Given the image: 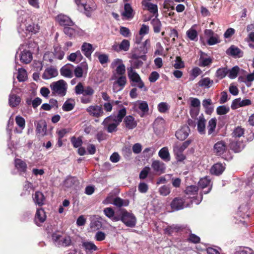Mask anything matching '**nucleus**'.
<instances>
[{
  "instance_id": "6ab92c4d",
  "label": "nucleus",
  "mask_w": 254,
  "mask_h": 254,
  "mask_svg": "<svg viewBox=\"0 0 254 254\" xmlns=\"http://www.w3.org/2000/svg\"><path fill=\"white\" fill-rule=\"evenodd\" d=\"M226 53L234 58H241L243 56V52L235 45H231L226 50Z\"/></svg>"
},
{
  "instance_id": "052dcab7",
  "label": "nucleus",
  "mask_w": 254,
  "mask_h": 254,
  "mask_svg": "<svg viewBox=\"0 0 254 254\" xmlns=\"http://www.w3.org/2000/svg\"><path fill=\"white\" fill-rule=\"evenodd\" d=\"M244 128H242L241 127L238 126L234 129L232 135L233 136L235 137H240L244 135Z\"/></svg>"
},
{
  "instance_id": "423d86ee",
  "label": "nucleus",
  "mask_w": 254,
  "mask_h": 254,
  "mask_svg": "<svg viewBox=\"0 0 254 254\" xmlns=\"http://www.w3.org/2000/svg\"><path fill=\"white\" fill-rule=\"evenodd\" d=\"M214 153L218 156L223 157L228 150V147L224 140H220L215 143L213 148Z\"/></svg>"
},
{
  "instance_id": "bf43d9fd",
  "label": "nucleus",
  "mask_w": 254,
  "mask_h": 254,
  "mask_svg": "<svg viewBox=\"0 0 254 254\" xmlns=\"http://www.w3.org/2000/svg\"><path fill=\"white\" fill-rule=\"evenodd\" d=\"M159 192L162 196H167L171 192L170 187L168 185H163L159 188Z\"/></svg>"
},
{
  "instance_id": "bb28decb",
  "label": "nucleus",
  "mask_w": 254,
  "mask_h": 254,
  "mask_svg": "<svg viewBox=\"0 0 254 254\" xmlns=\"http://www.w3.org/2000/svg\"><path fill=\"white\" fill-rule=\"evenodd\" d=\"M127 114V110L125 107H123L122 109H120L117 115H111L108 117H107V119L109 120L110 119H113V121L116 120L119 123H121L125 117H126V115Z\"/></svg>"
},
{
  "instance_id": "338daca9",
  "label": "nucleus",
  "mask_w": 254,
  "mask_h": 254,
  "mask_svg": "<svg viewBox=\"0 0 254 254\" xmlns=\"http://www.w3.org/2000/svg\"><path fill=\"white\" fill-rule=\"evenodd\" d=\"M229 111V107L225 105L219 106L216 109V113L219 115H225L227 114Z\"/></svg>"
},
{
  "instance_id": "a18cd8bd",
  "label": "nucleus",
  "mask_w": 254,
  "mask_h": 254,
  "mask_svg": "<svg viewBox=\"0 0 254 254\" xmlns=\"http://www.w3.org/2000/svg\"><path fill=\"white\" fill-rule=\"evenodd\" d=\"M145 6L147 8V9L152 13L155 17H157L158 16V6L156 4H153L151 2H146L144 4Z\"/></svg>"
},
{
  "instance_id": "4468645a",
  "label": "nucleus",
  "mask_w": 254,
  "mask_h": 254,
  "mask_svg": "<svg viewBox=\"0 0 254 254\" xmlns=\"http://www.w3.org/2000/svg\"><path fill=\"white\" fill-rule=\"evenodd\" d=\"M121 15L124 19L129 20L132 19L134 15V11L128 3H126L124 5V9L121 12Z\"/></svg>"
},
{
  "instance_id": "7ed1b4c3",
  "label": "nucleus",
  "mask_w": 254,
  "mask_h": 254,
  "mask_svg": "<svg viewBox=\"0 0 254 254\" xmlns=\"http://www.w3.org/2000/svg\"><path fill=\"white\" fill-rule=\"evenodd\" d=\"M114 220L118 221L120 220L129 227H134L136 223V219L134 215L125 209H121L119 218H115Z\"/></svg>"
},
{
  "instance_id": "3c124183",
  "label": "nucleus",
  "mask_w": 254,
  "mask_h": 254,
  "mask_svg": "<svg viewBox=\"0 0 254 254\" xmlns=\"http://www.w3.org/2000/svg\"><path fill=\"white\" fill-rule=\"evenodd\" d=\"M188 37L191 41H197L198 40V33L196 30L191 28L187 32Z\"/></svg>"
},
{
  "instance_id": "b1692460",
  "label": "nucleus",
  "mask_w": 254,
  "mask_h": 254,
  "mask_svg": "<svg viewBox=\"0 0 254 254\" xmlns=\"http://www.w3.org/2000/svg\"><path fill=\"white\" fill-rule=\"evenodd\" d=\"M58 72L55 68L50 67L47 68L43 75L42 78L44 79H49L58 75Z\"/></svg>"
},
{
  "instance_id": "a878e982",
  "label": "nucleus",
  "mask_w": 254,
  "mask_h": 254,
  "mask_svg": "<svg viewBox=\"0 0 254 254\" xmlns=\"http://www.w3.org/2000/svg\"><path fill=\"white\" fill-rule=\"evenodd\" d=\"M206 120L203 114H201L198 119L197 123V129L199 134L203 135L205 134Z\"/></svg>"
},
{
  "instance_id": "2eb2a0df",
  "label": "nucleus",
  "mask_w": 254,
  "mask_h": 254,
  "mask_svg": "<svg viewBox=\"0 0 254 254\" xmlns=\"http://www.w3.org/2000/svg\"><path fill=\"white\" fill-rule=\"evenodd\" d=\"M56 20L59 22L60 25L64 26V27L68 26L74 25V23L71 19L68 16L64 14H59L56 17Z\"/></svg>"
},
{
  "instance_id": "5701e85b",
  "label": "nucleus",
  "mask_w": 254,
  "mask_h": 254,
  "mask_svg": "<svg viewBox=\"0 0 254 254\" xmlns=\"http://www.w3.org/2000/svg\"><path fill=\"white\" fill-rule=\"evenodd\" d=\"M46 218L45 212L42 208L37 209L35 216V222L37 225L39 226L40 223H43Z\"/></svg>"
},
{
  "instance_id": "4c0bfd02",
  "label": "nucleus",
  "mask_w": 254,
  "mask_h": 254,
  "mask_svg": "<svg viewBox=\"0 0 254 254\" xmlns=\"http://www.w3.org/2000/svg\"><path fill=\"white\" fill-rule=\"evenodd\" d=\"M127 73L128 78L132 82H136L140 80L139 75L133 69L132 67L127 68Z\"/></svg>"
},
{
  "instance_id": "c85d7f7f",
  "label": "nucleus",
  "mask_w": 254,
  "mask_h": 254,
  "mask_svg": "<svg viewBox=\"0 0 254 254\" xmlns=\"http://www.w3.org/2000/svg\"><path fill=\"white\" fill-rule=\"evenodd\" d=\"M185 150L179 145H175L173 147V151L178 161H183L186 159V156L183 154Z\"/></svg>"
},
{
  "instance_id": "603ef678",
  "label": "nucleus",
  "mask_w": 254,
  "mask_h": 254,
  "mask_svg": "<svg viewBox=\"0 0 254 254\" xmlns=\"http://www.w3.org/2000/svg\"><path fill=\"white\" fill-rule=\"evenodd\" d=\"M138 108L142 112V114L140 115L141 117H143L144 114L147 113L149 111L148 104L146 101H138Z\"/></svg>"
},
{
  "instance_id": "58836bf2",
  "label": "nucleus",
  "mask_w": 254,
  "mask_h": 254,
  "mask_svg": "<svg viewBox=\"0 0 254 254\" xmlns=\"http://www.w3.org/2000/svg\"><path fill=\"white\" fill-rule=\"evenodd\" d=\"M158 155L164 161L168 162L170 160V154L166 147H163L159 150Z\"/></svg>"
},
{
  "instance_id": "4be33fe9",
  "label": "nucleus",
  "mask_w": 254,
  "mask_h": 254,
  "mask_svg": "<svg viewBox=\"0 0 254 254\" xmlns=\"http://www.w3.org/2000/svg\"><path fill=\"white\" fill-rule=\"evenodd\" d=\"M33 200L36 205L42 206L44 204L45 197L43 193L39 191H36L32 196Z\"/></svg>"
},
{
  "instance_id": "ddd939ff",
  "label": "nucleus",
  "mask_w": 254,
  "mask_h": 254,
  "mask_svg": "<svg viewBox=\"0 0 254 254\" xmlns=\"http://www.w3.org/2000/svg\"><path fill=\"white\" fill-rule=\"evenodd\" d=\"M20 49L21 50L19 54L20 61L21 63L25 64H29L32 60V53L30 50L25 49Z\"/></svg>"
},
{
  "instance_id": "72a5a7b5",
  "label": "nucleus",
  "mask_w": 254,
  "mask_h": 254,
  "mask_svg": "<svg viewBox=\"0 0 254 254\" xmlns=\"http://www.w3.org/2000/svg\"><path fill=\"white\" fill-rule=\"evenodd\" d=\"M130 46L129 42L128 40L124 39L121 43L117 45H114L113 48L117 51H124L125 52L129 50Z\"/></svg>"
},
{
  "instance_id": "0e129e2a",
  "label": "nucleus",
  "mask_w": 254,
  "mask_h": 254,
  "mask_svg": "<svg viewBox=\"0 0 254 254\" xmlns=\"http://www.w3.org/2000/svg\"><path fill=\"white\" fill-rule=\"evenodd\" d=\"M27 76L26 71L25 69L20 68L18 70L17 79L19 81H24L25 80Z\"/></svg>"
},
{
  "instance_id": "dca6fc26",
  "label": "nucleus",
  "mask_w": 254,
  "mask_h": 254,
  "mask_svg": "<svg viewBox=\"0 0 254 254\" xmlns=\"http://www.w3.org/2000/svg\"><path fill=\"white\" fill-rule=\"evenodd\" d=\"M190 132L189 127L186 125L184 126L176 132L175 136L178 139L183 141L188 137Z\"/></svg>"
},
{
  "instance_id": "09e8293b",
  "label": "nucleus",
  "mask_w": 254,
  "mask_h": 254,
  "mask_svg": "<svg viewBox=\"0 0 254 254\" xmlns=\"http://www.w3.org/2000/svg\"><path fill=\"white\" fill-rule=\"evenodd\" d=\"M213 83V81L209 77H205L200 79L198 82V85L200 87H204L209 88Z\"/></svg>"
},
{
  "instance_id": "e433bc0d",
  "label": "nucleus",
  "mask_w": 254,
  "mask_h": 254,
  "mask_svg": "<svg viewBox=\"0 0 254 254\" xmlns=\"http://www.w3.org/2000/svg\"><path fill=\"white\" fill-rule=\"evenodd\" d=\"M217 120L215 118H212L209 121L207 127L208 135H212L213 136L215 135L214 132L215 130Z\"/></svg>"
},
{
  "instance_id": "f3484780",
  "label": "nucleus",
  "mask_w": 254,
  "mask_h": 254,
  "mask_svg": "<svg viewBox=\"0 0 254 254\" xmlns=\"http://www.w3.org/2000/svg\"><path fill=\"white\" fill-rule=\"evenodd\" d=\"M88 64L86 62H82L80 65H77L74 70V73L77 78H81L83 76V72L86 73L88 70Z\"/></svg>"
},
{
  "instance_id": "ea45409f",
  "label": "nucleus",
  "mask_w": 254,
  "mask_h": 254,
  "mask_svg": "<svg viewBox=\"0 0 254 254\" xmlns=\"http://www.w3.org/2000/svg\"><path fill=\"white\" fill-rule=\"evenodd\" d=\"M27 16H26V18ZM25 30L28 31L31 35L32 34H36L39 32V26L38 24H35L33 23H31V24H27V19H26L25 22Z\"/></svg>"
},
{
  "instance_id": "7c9ffc66",
  "label": "nucleus",
  "mask_w": 254,
  "mask_h": 254,
  "mask_svg": "<svg viewBox=\"0 0 254 254\" xmlns=\"http://www.w3.org/2000/svg\"><path fill=\"white\" fill-rule=\"evenodd\" d=\"M64 32L65 35L70 38L75 37L78 33L77 28L74 25L64 27Z\"/></svg>"
},
{
  "instance_id": "39448f33",
  "label": "nucleus",
  "mask_w": 254,
  "mask_h": 254,
  "mask_svg": "<svg viewBox=\"0 0 254 254\" xmlns=\"http://www.w3.org/2000/svg\"><path fill=\"white\" fill-rule=\"evenodd\" d=\"M150 46V41L146 39L142 44L135 48L132 55V59H141L143 61L146 60V54L148 53V49Z\"/></svg>"
},
{
  "instance_id": "2f4dec72",
  "label": "nucleus",
  "mask_w": 254,
  "mask_h": 254,
  "mask_svg": "<svg viewBox=\"0 0 254 254\" xmlns=\"http://www.w3.org/2000/svg\"><path fill=\"white\" fill-rule=\"evenodd\" d=\"M81 50L87 58H91V54L94 51L93 46L91 44L84 42L81 47Z\"/></svg>"
},
{
  "instance_id": "6e6552de",
  "label": "nucleus",
  "mask_w": 254,
  "mask_h": 254,
  "mask_svg": "<svg viewBox=\"0 0 254 254\" xmlns=\"http://www.w3.org/2000/svg\"><path fill=\"white\" fill-rule=\"evenodd\" d=\"M120 123L116 120L113 121V119H110L109 120L107 117L106 118L102 123L104 129H106L108 132L112 133L117 130V127Z\"/></svg>"
},
{
  "instance_id": "69168bd1",
  "label": "nucleus",
  "mask_w": 254,
  "mask_h": 254,
  "mask_svg": "<svg viewBox=\"0 0 254 254\" xmlns=\"http://www.w3.org/2000/svg\"><path fill=\"white\" fill-rule=\"evenodd\" d=\"M178 224H173L166 228L164 231V233L168 235H171L174 232H177L178 230Z\"/></svg>"
},
{
  "instance_id": "a211bd4d",
  "label": "nucleus",
  "mask_w": 254,
  "mask_h": 254,
  "mask_svg": "<svg viewBox=\"0 0 254 254\" xmlns=\"http://www.w3.org/2000/svg\"><path fill=\"white\" fill-rule=\"evenodd\" d=\"M151 167L159 175L163 174L165 172L166 166L165 164L159 160L153 161Z\"/></svg>"
},
{
  "instance_id": "e2e57ef3",
  "label": "nucleus",
  "mask_w": 254,
  "mask_h": 254,
  "mask_svg": "<svg viewBox=\"0 0 254 254\" xmlns=\"http://www.w3.org/2000/svg\"><path fill=\"white\" fill-rule=\"evenodd\" d=\"M178 230H177V233H179L180 234H189L191 232L190 229L187 226V225H179L178 224Z\"/></svg>"
},
{
  "instance_id": "37998d69",
  "label": "nucleus",
  "mask_w": 254,
  "mask_h": 254,
  "mask_svg": "<svg viewBox=\"0 0 254 254\" xmlns=\"http://www.w3.org/2000/svg\"><path fill=\"white\" fill-rule=\"evenodd\" d=\"M113 204L118 207L122 206H127L129 204V200L127 199H123L119 197L114 198Z\"/></svg>"
},
{
  "instance_id": "9b49d317",
  "label": "nucleus",
  "mask_w": 254,
  "mask_h": 254,
  "mask_svg": "<svg viewBox=\"0 0 254 254\" xmlns=\"http://www.w3.org/2000/svg\"><path fill=\"white\" fill-rule=\"evenodd\" d=\"M127 83V78L124 75H121L117 78L113 83V90L114 92H117L123 89Z\"/></svg>"
},
{
  "instance_id": "f257e3e1",
  "label": "nucleus",
  "mask_w": 254,
  "mask_h": 254,
  "mask_svg": "<svg viewBox=\"0 0 254 254\" xmlns=\"http://www.w3.org/2000/svg\"><path fill=\"white\" fill-rule=\"evenodd\" d=\"M19 17L17 19V29L19 35L23 41H25L23 44H21L19 49H22L24 47L28 48L32 47L34 43L32 42L31 39V34L28 32V31L25 30V22L26 14L23 10H19L17 12Z\"/></svg>"
},
{
  "instance_id": "680f3d73",
  "label": "nucleus",
  "mask_w": 254,
  "mask_h": 254,
  "mask_svg": "<svg viewBox=\"0 0 254 254\" xmlns=\"http://www.w3.org/2000/svg\"><path fill=\"white\" fill-rule=\"evenodd\" d=\"M220 42L221 41L218 34H215V35L208 38L207 40V44L209 46L214 45L220 43Z\"/></svg>"
},
{
  "instance_id": "864d4df0",
  "label": "nucleus",
  "mask_w": 254,
  "mask_h": 254,
  "mask_svg": "<svg viewBox=\"0 0 254 254\" xmlns=\"http://www.w3.org/2000/svg\"><path fill=\"white\" fill-rule=\"evenodd\" d=\"M240 71V67L236 65L232 67L231 69H228V76L230 79H235L237 77Z\"/></svg>"
},
{
  "instance_id": "f03ea898",
  "label": "nucleus",
  "mask_w": 254,
  "mask_h": 254,
  "mask_svg": "<svg viewBox=\"0 0 254 254\" xmlns=\"http://www.w3.org/2000/svg\"><path fill=\"white\" fill-rule=\"evenodd\" d=\"M79 9L84 10V13L90 17L92 13L96 9L97 5L93 0H75Z\"/></svg>"
},
{
  "instance_id": "0eeeda50",
  "label": "nucleus",
  "mask_w": 254,
  "mask_h": 254,
  "mask_svg": "<svg viewBox=\"0 0 254 254\" xmlns=\"http://www.w3.org/2000/svg\"><path fill=\"white\" fill-rule=\"evenodd\" d=\"M75 93L76 95L82 94L84 96L92 97L94 93V90L91 86H87L85 88L81 82H79L75 87Z\"/></svg>"
},
{
  "instance_id": "c9c22d12",
  "label": "nucleus",
  "mask_w": 254,
  "mask_h": 254,
  "mask_svg": "<svg viewBox=\"0 0 254 254\" xmlns=\"http://www.w3.org/2000/svg\"><path fill=\"white\" fill-rule=\"evenodd\" d=\"M224 169L225 167L222 163H217L212 166L210 172L212 174L220 175L223 173Z\"/></svg>"
},
{
  "instance_id": "8fccbe9b",
  "label": "nucleus",
  "mask_w": 254,
  "mask_h": 254,
  "mask_svg": "<svg viewBox=\"0 0 254 254\" xmlns=\"http://www.w3.org/2000/svg\"><path fill=\"white\" fill-rule=\"evenodd\" d=\"M228 69L227 67H220L218 68L215 73V76L219 79L224 78L228 75Z\"/></svg>"
},
{
  "instance_id": "6e6d98bb",
  "label": "nucleus",
  "mask_w": 254,
  "mask_h": 254,
  "mask_svg": "<svg viewBox=\"0 0 254 254\" xmlns=\"http://www.w3.org/2000/svg\"><path fill=\"white\" fill-rule=\"evenodd\" d=\"M70 141L74 148L81 147L83 143L82 140L80 137L76 138L75 136H72L70 138Z\"/></svg>"
},
{
  "instance_id": "774afa93",
  "label": "nucleus",
  "mask_w": 254,
  "mask_h": 254,
  "mask_svg": "<svg viewBox=\"0 0 254 254\" xmlns=\"http://www.w3.org/2000/svg\"><path fill=\"white\" fill-rule=\"evenodd\" d=\"M158 110L161 113H166L170 108L169 105L166 102H161L158 105Z\"/></svg>"
},
{
  "instance_id": "9d476101",
  "label": "nucleus",
  "mask_w": 254,
  "mask_h": 254,
  "mask_svg": "<svg viewBox=\"0 0 254 254\" xmlns=\"http://www.w3.org/2000/svg\"><path fill=\"white\" fill-rule=\"evenodd\" d=\"M86 111L90 116L97 118L103 116L104 114L101 106L97 105L90 106L87 108Z\"/></svg>"
},
{
  "instance_id": "5fc2aeb1",
  "label": "nucleus",
  "mask_w": 254,
  "mask_h": 254,
  "mask_svg": "<svg viewBox=\"0 0 254 254\" xmlns=\"http://www.w3.org/2000/svg\"><path fill=\"white\" fill-rule=\"evenodd\" d=\"M198 189L196 186L191 185L186 188L185 192L189 196L193 195L197 193Z\"/></svg>"
},
{
  "instance_id": "4d7b16f0",
  "label": "nucleus",
  "mask_w": 254,
  "mask_h": 254,
  "mask_svg": "<svg viewBox=\"0 0 254 254\" xmlns=\"http://www.w3.org/2000/svg\"><path fill=\"white\" fill-rule=\"evenodd\" d=\"M71 240L69 236H65L62 238L61 242L59 243V247H68L71 245Z\"/></svg>"
},
{
  "instance_id": "473e14b6",
  "label": "nucleus",
  "mask_w": 254,
  "mask_h": 254,
  "mask_svg": "<svg viewBox=\"0 0 254 254\" xmlns=\"http://www.w3.org/2000/svg\"><path fill=\"white\" fill-rule=\"evenodd\" d=\"M82 246L86 253H92L98 250L97 247L92 241H82Z\"/></svg>"
},
{
  "instance_id": "c756f323",
  "label": "nucleus",
  "mask_w": 254,
  "mask_h": 254,
  "mask_svg": "<svg viewBox=\"0 0 254 254\" xmlns=\"http://www.w3.org/2000/svg\"><path fill=\"white\" fill-rule=\"evenodd\" d=\"M21 101V98L19 96H16L13 91H11L9 95L8 104L12 107L14 108L19 105Z\"/></svg>"
},
{
  "instance_id": "20e7f679",
  "label": "nucleus",
  "mask_w": 254,
  "mask_h": 254,
  "mask_svg": "<svg viewBox=\"0 0 254 254\" xmlns=\"http://www.w3.org/2000/svg\"><path fill=\"white\" fill-rule=\"evenodd\" d=\"M53 96L58 95L63 97L65 95L67 91V84L63 79L53 82L50 86Z\"/></svg>"
},
{
  "instance_id": "de8ad7c7",
  "label": "nucleus",
  "mask_w": 254,
  "mask_h": 254,
  "mask_svg": "<svg viewBox=\"0 0 254 254\" xmlns=\"http://www.w3.org/2000/svg\"><path fill=\"white\" fill-rule=\"evenodd\" d=\"M104 214L109 218L111 219L112 221L116 222L114 220L115 218H119V215H115V211L111 207H107L104 208Z\"/></svg>"
},
{
  "instance_id": "49530a36",
  "label": "nucleus",
  "mask_w": 254,
  "mask_h": 254,
  "mask_svg": "<svg viewBox=\"0 0 254 254\" xmlns=\"http://www.w3.org/2000/svg\"><path fill=\"white\" fill-rule=\"evenodd\" d=\"M75 104L73 100L70 99L66 100L63 104L62 109L64 111L69 112L71 111L74 107Z\"/></svg>"
},
{
  "instance_id": "a19ab883",
  "label": "nucleus",
  "mask_w": 254,
  "mask_h": 254,
  "mask_svg": "<svg viewBox=\"0 0 254 254\" xmlns=\"http://www.w3.org/2000/svg\"><path fill=\"white\" fill-rule=\"evenodd\" d=\"M36 131L38 133L44 136L46 134L47 131V124L45 121L39 122L36 127Z\"/></svg>"
},
{
  "instance_id": "aec40b11",
  "label": "nucleus",
  "mask_w": 254,
  "mask_h": 254,
  "mask_svg": "<svg viewBox=\"0 0 254 254\" xmlns=\"http://www.w3.org/2000/svg\"><path fill=\"white\" fill-rule=\"evenodd\" d=\"M123 122L125 127L128 129H132L135 128L137 125V121L131 115L126 116Z\"/></svg>"
},
{
  "instance_id": "79ce46f5",
  "label": "nucleus",
  "mask_w": 254,
  "mask_h": 254,
  "mask_svg": "<svg viewBox=\"0 0 254 254\" xmlns=\"http://www.w3.org/2000/svg\"><path fill=\"white\" fill-rule=\"evenodd\" d=\"M151 24H152L153 28V31L155 33H158L160 32L161 27H162V23L160 21V20L157 18V17L156 18V17L151 20Z\"/></svg>"
},
{
  "instance_id": "c03bdc74",
  "label": "nucleus",
  "mask_w": 254,
  "mask_h": 254,
  "mask_svg": "<svg viewBox=\"0 0 254 254\" xmlns=\"http://www.w3.org/2000/svg\"><path fill=\"white\" fill-rule=\"evenodd\" d=\"M238 80L240 82H244L248 87H250L251 85V82L254 80V70L253 73L248 74L245 80L242 76H240Z\"/></svg>"
},
{
  "instance_id": "393cba45",
  "label": "nucleus",
  "mask_w": 254,
  "mask_h": 254,
  "mask_svg": "<svg viewBox=\"0 0 254 254\" xmlns=\"http://www.w3.org/2000/svg\"><path fill=\"white\" fill-rule=\"evenodd\" d=\"M202 105L207 115H211L214 111V106L211 99H205L202 101Z\"/></svg>"
},
{
  "instance_id": "412c9836",
  "label": "nucleus",
  "mask_w": 254,
  "mask_h": 254,
  "mask_svg": "<svg viewBox=\"0 0 254 254\" xmlns=\"http://www.w3.org/2000/svg\"><path fill=\"white\" fill-rule=\"evenodd\" d=\"M73 65L71 64H68L63 66L60 69L61 74L67 78H71L73 76V73L72 68L73 67Z\"/></svg>"
},
{
  "instance_id": "f704fd0d",
  "label": "nucleus",
  "mask_w": 254,
  "mask_h": 254,
  "mask_svg": "<svg viewBox=\"0 0 254 254\" xmlns=\"http://www.w3.org/2000/svg\"><path fill=\"white\" fill-rule=\"evenodd\" d=\"M245 145L243 142L232 141L230 143V148L236 153L240 152L245 147Z\"/></svg>"
},
{
  "instance_id": "f8f14e48",
  "label": "nucleus",
  "mask_w": 254,
  "mask_h": 254,
  "mask_svg": "<svg viewBox=\"0 0 254 254\" xmlns=\"http://www.w3.org/2000/svg\"><path fill=\"white\" fill-rule=\"evenodd\" d=\"M14 166L20 175L27 174V165L26 162L18 158L14 159Z\"/></svg>"
},
{
  "instance_id": "13d9d810",
  "label": "nucleus",
  "mask_w": 254,
  "mask_h": 254,
  "mask_svg": "<svg viewBox=\"0 0 254 254\" xmlns=\"http://www.w3.org/2000/svg\"><path fill=\"white\" fill-rule=\"evenodd\" d=\"M54 55L55 58L62 60L64 57V53L62 50L61 47L57 46L54 48Z\"/></svg>"
},
{
  "instance_id": "1a4fd4ad",
  "label": "nucleus",
  "mask_w": 254,
  "mask_h": 254,
  "mask_svg": "<svg viewBox=\"0 0 254 254\" xmlns=\"http://www.w3.org/2000/svg\"><path fill=\"white\" fill-rule=\"evenodd\" d=\"M185 200L184 198L176 197L171 201L170 206L172 209L176 211L183 209L185 207L190 206V204H187L185 205Z\"/></svg>"
},
{
  "instance_id": "cd10ccee",
  "label": "nucleus",
  "mask_w": 254,
  "mask_h": 254,
  "mask_svg": "<svg viewBox=\"0 0 254 254\" xmlns=\"http://www.w3.org/2000/svg\"><path fill=\"white\" fill-rule=\"evenodd\" d=\"M79 184V181L75 177L69 176L64 182V185L67 188H70L74 186H77Z\"/></svg>"
}]
</instances>
